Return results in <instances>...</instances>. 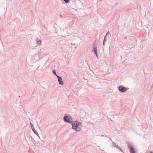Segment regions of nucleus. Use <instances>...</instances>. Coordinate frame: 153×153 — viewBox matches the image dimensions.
<instances>
[{
    "label": "nucleus",
    "instance_id": "423d86ee",
    "mask_svg": "<svg viewBox=\"0 0 153 153\" xmlns=\"http://www.w3.org/2000/svg\"><path fill=\"white\" fill-rule=\"evenodd\" d=\"M110 34V32L109 31H108L107 32V33L105 36H104V40H103V45H105V42L106 41V36L108 34Z\"/></svg>",
    "mask_w": 153,
    "mask_h": 153
},
{
    "label": "nucleus",
    "instance_id": "2eb2a0df",
    "mask_svg": "<svg viewBox=\"0 0 153 153\" xmlns=\"http://www.w3.org/2000/svg\"><path fill=\"white\" fill-rule=\"evenodd\" d=\"M97 51V49H96V51ZM96 57L98 58V55L97 53V52L96 51Z\"/></svg>",
    "mask_w": 153,
    "mask_h": 153
},
{
    "label": "nucleus",
    "instance_id": "39448f33",
    "mask_svg": "<svg viewBox=\"0 0 153 153\" xmlns=\"http://www.w3.org/2000/svg\"><path fill=\"white\" fill-rule=\"evenodd\" d=\"M57 76L58 78V80L59 83V84L61 85H63L64 83L62 81V78L58 76Z\"/></svg>",
    "mask_w": 153,
    "mask_h": 153
},
{
    "label": "nucleus",
    "instance_id": "f8f14e48",
    "mask_svg": "<svg viewBox=\"0 0 153 153\" xmlns=\"http://www.w3.org/2000/svg\"><path fill=\"white\" fill-rule=\"evenodd\" d=\"M118 148L119 149L120 151H122V149H121V148H120L119 147Z\"/></svg>",
    "mask_w": 153,
    "mask_h": 153
},
{
    "label": "nucleus",
    "instance_id": "6e6552de",
    "mask_svg": "<svg viewBox=\"0 0 153 153\" xmlns=\"http://www.w3.org/2000/svg\"><path fill=\"white\" fill-rule=\"evenodd\" d=\"M37 43L38 44H41V41L40 40H37Z\"/></svg>",
    "mask_w": 153,
    "mask_h": 153
},
{
    "label": "nucleus",
    "instance_id": "f3484780",
    "mask_svg": "<svg viewBox=\"0 0 153 153\" xmlns=\"http://www.w3.org/2000/svg\"><path fill=\"white\" fill-rule=\"evenodd\" d=\"M102 137H103V136H104V135H102Z\"/></svg>",
    "mask_w": 153,
    "mask_h": 153
},
{
    "label": "nucleus",
    "instance_id": "dca6fc26",
    "mask_svg": "<svg viewBox=\"0 0 153 153\" xmlns=\"http://www.w3.org/2000/svg\"><path fill=\"white\" fill-rule=\"evenodd\" d=\"M152 88H153V84L152 85Z\"/></svg>",
    "mask_w": 153,
    "mask_h": 153
},
{
    "label": "nucleus",
    "instance_id": "1a4fd4ad",
    "mask_svg": "<svg viewBox=\"0 0 153 153\" xmlns=\"http://www.w3.org/2000/svg\"><path fill=\"white\" fill-rule=\"evenodd\" d=\"M53 74H54L55 75H56V76H57L56 74V72H55V71L54 70L53 71Z\"/></svg>",
    "mask_w": 153,
    "mask_h": 153
},
{
    "label": "nucleus",
    "instance_id": "9b49d317",
    "mask_svg": "<svg viewBox=\"0 0 153 153\" xmlns=\"http://www.w3.org/2000/svg\"><path fill=\"white\" fill-rule=\"evenodd\" d=\"M93 51L94 52V53H96V49L95 48H94L93 50Z\"/></svg>",
    "mask_w": 153,
    "mask_h": 153
},
{
    "label": "nucleus",
    "instance_id": "f03ea898",
    "mask_svg": "<svg viewBox=\"0 0 153 153\" xmlns=\"http://www.w3.org/2000/svg\"><path fill=\"white\" fill-rule=\"evenodd\" d=\"M127 88L123 86V85H120L119 87V90L122 92H124L126 91Z\"/></svg>",
    "mask_w": 153,
    "mask_h": 153
},
{
    "label": "nucleus",
    "instance_id": "20e7f679",
    "mask_svg": "<svg viewBox=\"0 0 153 153\" xmlns=\"http://www.w3.org/2000/svg\"><path fill=\"white\" fill-rule=\"evenodd\" d=\"M128 148L129 149L130 153H136L135 151L134 147L128 145Z\"/></svg>",
    "mask_w": 153,
    "mask_h": 153
},
{
    "label": "nucleus",
    "instance_id": "0eeeda50",
    "mask_svg": "<svg viewBox=\"0 0 153 153\" xmlns=\"http://www.w3.org/2000/svg\"><path fill=\"white\" fill-rule=\"evenodd\" d=\"M113 145H114V147L117 148H118L119 146H118V145L116 144L115 143H113Z\"/></svg>",
    "mask_w": 153,
    "mask_h": 153
},
{
    "label": "nucleus",
    "instance_id": "7ed1b4c3",
    "mask_svg": "<svg viewBox=\"0 0 153 153\" xmlns=\"http://www.w3.org/2000/svg\"><path fill=\"white\" fill-rule=\"evenodd\" d=\"M64 120L65 121L68 123H71L72 121V119L70 116H65L64 117Z\"/></svg>",
    "mask_w": 153,
    "mask_h": 153
},
{
    "label": "nucleus",
    "instance_id": "f257e3e1",
    "mask_svg": "<svg viewBox=\"0 0 153 153\" xmlns=\"http://www.w3.org/2000/svg\"><path fill=\"white\" fill-rule=\"evenodd\" d=\"M72 126L73 128L76 129V131H79L81 129V125L79 122H74L73 123Z\"/></svg>",
    "mask_w": 153,
    "mask_h": 153
},
{
    "label": "nucleus",
    "instance_id": "9d476101",
    "mask_svg": "<svg viewBox=\"0 0 153 153\" xmlns=\"http://www.w3.org/2000/svg\"><path fill=\"white\" fill-rule=\"evenodd\" d=\"M65 2L68 3L69 1V0H64Z\"/></svg>",
    "mask_w": 153,
    "mask_h": 153
},
{
    "label": "nucleus",
    "instance_id": "4468645a",
    "mask_svg": "<svg viewBox=\"0 0 153 153\" xmlns=\"http://www.w3.org/2000/svg\"><path fill=\"white\" fill-rule=\"evenodd\" d=\"M147 153H153V152H152L151 151H148Z\"/></svg>",
    "mask_w": 153,
    "mask_h": 153
},
{
    "label": "nucleus",
    "instance_id": "ddd939ff",
    "mask_svg": "<svg viewBox=\"0 0 153 153\" xmlns=\"http://www.w3.org/2000/svg\"><path fill=\"white\" fill-rule=\"evenodd\" d=\"M127 37L126 36H125L124 38V39L125 40H126L127 39Z\"/></svg>",
    "mask_w": 153,
    "mask_h": 153
}]
</instances>
